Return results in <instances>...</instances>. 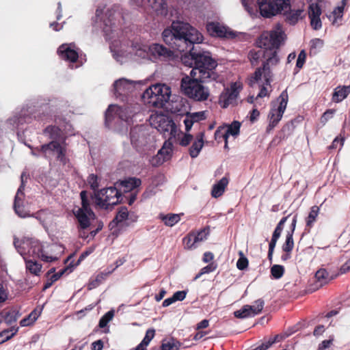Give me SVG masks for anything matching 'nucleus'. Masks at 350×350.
<instances>
[{
  "instance_id": "f257e3e1",
  "label": "nucleus",
  "mask_w": 350,
  "mask_h": 350,
  "mask_svg": "<svg viewBox=\"0 0 350 350\" xmlns=\"http://www.w3.org/2000/svg\"><path fill=\"white\" fill-rule=\"evenodd\" d=\"M162 36L165 43L173 49L189 51L191 58L185 56L182 59L185 65L193 67L190 77L185 76L181 80L180 88L183 94L196 101L206 100L210 92L202 83L216 78L214 69L217 63L207 52H192L193 44L202 42V34L188 23L176 21L170 28L164 29Z\"/></svg>"
},
{
  "instance_id": "f03ea898",
  "label": "nucleus",
  "mask_w": 350,
  "mask_h": 350,
  "mask_svg": "<svg viewBox=\"0 0 350 350\" xmlns=\"http://www.w3.org/2000/svg\"><path fill=\"white\" fill-rule=\"evenodd\" d=\"M105 10L104 6L96 8L93 24L94 27L102 29L113 57L122 64L131 53L128 51V43L121 28L125 21L123 9L114 5L106 11ZM131 50L135 56L152 62L165 61L173 56L170 49L157 43L146 44L135 42L132 43Z\"/></svg>"
},
{
  "instance_id": "7ed1b4c3",
  "label": "nucleus",
  "mask_w": 350,
  "mask_h": 350,
  "mask_svg": "<svg viewBox=\"0 0 350 350\" xmlns=\"http://www.w3.org/2000/svg\"><path fill=\"white\" fill-rule=\"evenodd\" d=\"M242 3L249 13L254 18L258 14L264 18H271L277 15L289 6L288 0H241Z\"/></svg>"
},
{
  "instance_id": "20e7f679",
  "label": "nucleus",
  "mask_w": 350,
  "mask_h": 350,
  "mask_svg": "<svg viewBox=\"0 0 350 350\" xmlns=\"http://www.w3.org/2000/svg\"><path fill=\"white\" fill-rule=\"evenodd\" d=\"M262 66L256 69L254 75L250 79V85L253 86L256 83H259L262 77L267 85H270L273 77V71L280 63V57L276 50L265 51L264 59H262Z\"/></svg>"
},
{
  "instance_id": "39448f33",
  "label": "nucleus",
  "mask_w": 350,
  "mask_h": 350,
  "mask_svg": "<svg viewBox=\"0 0 350 350\" xmlns=\"http://www.w3.org/2000/svg\"><path fill=\"white\" fill-rule=\"evenodd\" d=\"M171 93V89L168 85L157 83L147 88L142 97L146 104L162 108L169 101Z\"/></svg>"
},
{
  "instance_id": "423d86ee",
  "label": "nucleus",
  "mask_w": 350,
  "mask_h": 350,
  "mask_svg": "<svg viewBox=\"0 0 350 350\" xmlns=\"http://www.w3.org/2000/svg\"><path fill=\"white\" fill-rule=\"evenodd\" d=\"M49 135L52 141L47 145H45V150L49 149L51 150L57 159L63 165H66L68 162V159L66 157V148L64 142H61L62 139L61 130L55 126H49L45 129V135Z\"/></svg>"
},
{
  "instance_id": "0eeeda50",
  "label": "nucleus",
  "mask_w": 350,
  "mask_h": 350,
  "mask_svg": "<svg viewBox=\"0 0 350 350\" xmlns=\"http://www.w3.org/2000/svg\"><path fill=\"white\" fill-rule=\"evenodd\" d=\"M284 39V33L282 25L278 23L269 31L263 32L258 38L256 44L263 51L276 50Z\"/></svg>"
},
{
  "instance_id": "6e6552de",
  "label": "nucleus",
  "mask_w": 350,
  "mask_h": 350,
  "mask_svg": "<svg viewBox=\"0 0 350 350\" xmlns=\"http://www.w3.org/2000/svg\"><path fill=\"white\" fill-rule=\"evenodd\" d=\"M121 192L115 187H109L94 193L92 200L96 206L102 209H108L122 200Z\"/></svg>"
},
{
  "instance_id": "1a4fd4ad",
  "label": "nucleus",
  "mask_w": 350,
  "mask_h": 350,
  "mask_svg": "<svg viewBox=\"0 0 350 350\" xmlns=\"http://www.w3.org/2000/svg\"><path fill=\"white\" fill-rule=\"evenodd\" d=\"M14 245L17 252L26 260V256H33L44 260V251L40 243L34 239L23 238L20 240L14 238Z\"/></svg>"
},
{
  "instance_id": "9d476101",
  "label": "nucleus",
  "mask_w": 350,
  "mask_h": 350,
  "mask_svg": "<svg viewBox=\"0 0 350 350\" xmlns=\"http://www.w3.org/2000/svg\"><path fill=\"white\" fill-rule=\"evenodd\" d=\"M150 125L156 129L169 139H173L179 135L180 131L173 120L163 113H153L150 116Z\"/></svg>"
},
{
  "instance_id": "9b49d317",
  "label": "nucleus",
  "mask_w": 350,
  "mask_h": 350,
  "mask_svg": "<svg viewBox=\"0 0 350 350\" xmlns=\"http://www.w3.org/2000/svg\"><path fill=\"white\" fill-rule=\"evenodd\" d=\"M133 113L129 107H122L116 105H110L105 113V124L111 126L113 122H127L132 118Z\"/></svg>"
},
{
  "instance_id": "f8f14e48",
  "label": "nucleus",
  "mask_w": 350,
  "mask_h": 350,
  "mask_svg": "<svg viewBox=\"0 0 350 350\" xmlns=\"http://www.w3.org/2000/svg\"><path fill=\"white\" fill-rule=\"evenodd\" d=\"M130 139L132 146L137 151H141L151 140L148 127L144 125L133 127L130 132Z\"/></svg>"
},
{
  "instance_id": "ddd939ff",
  "label": "nucleus",
  "mask_w": 350,
  "mask_h": 350,
  "mask_svg": "<svg viewBox=\"0 0 350 350\" xmlns=\"http://www.w3.org/2000/svg\"><path fill=\"white\" fill-rule=\"evenodd\" d=\"M142 84L141 81H133L126 78L119 79L113 83L114 95L117 98L124 100L131 93L135 90L137 85Z\"/></svg>"
},
{
  "instance_id": "4468645a",
  "label": "nucleus",
  "mask_w": 350,
  "mask_h": 350,
  "mask_svg": "<svg viewBox=\"0 0 350 350\" xmlns=\"http://www.w3.org/2000/svg\"><path fill=\"white\" fill-rule=\"evenodd\" d=\"M288 94L286 90L282 91L280 96L278 97L277 101L279 103V105L277 107L273 106L269 113V128L270 129L275 127L278 123L282 119L283 114L286 110L287 103H288Z\"/></svg>"
},
{
  "instance_id": "2eb2a0df",
  "label": "nucleus",
  "mask_w": 350,
  "mask_h": 350,
  "mask_svg": "<svg viewBox=\"0 0 350 350\" xmlns=\"http://www.w3.org/2000/svg\"><path fill=\"white\" fill-rule=\"evenodd\" d=\"M242 86L239 83H232L229 88L225 89L220 94L219 104L222 108L237 104V98Z\"/></svg>"
},
{
  "instance_id": "dca6fc26",
  "label": "nucleus",
  "mask_w": 350,
  "mask_h": 350,
  "mask_svg": "<svg viewBox=\"0 0 350 350\" xmlns=\"http://www.w3.org/2000/svg\"><path fill=\"white\" fill-rule=\"evenodd\" d=\"M322 1L321 0H310L309 2L308 14L310 18V23L312 28L314 30H319L322 27L321 15Z\"/></svg>"
},
{
  "instance_id": "f3484780",
  "label": "nucleus",
  "mask_w": 350,
  "mask_h": 350,
  "mask_svg": "<svg viewBox=\"0 0 350 350\" xmlns=\"http://www.w3.org/2000/svg\"><path fill=\"white\" fill-rule=\"evenodd\" d=\"M73 213L79 223V236L86 239L85 230L91 226V222L95 219V214L92 211H82L81 210H74Z\"/></svg>"
},
{
  "instance_id": "a211bd4d",
  "label": "nucleus",
  "mask_w": 350,
  "mask_h": 350,
  "mask_svg": "<svg viewBox=\"0 0 350 350\" xmlns=\"http://www.w3.org/2000/svg\"><path fill=\"white\" fill-rule=\"evenodd\" d=\"M137 219V215L133 212H129L127 208L121 207L116 217L110 222L109 226L113 228L116 225L129 226L131 224L135 222Z\"/></svg>"
},
{
  "instance_id": "6ab92c4d",
  "label": "nucleus",
  "mask_w": 350,
  "mask_h": 350,
  "mask_svg": "<svg viewBox=\"0 0 350 350\" xmlns=\"http://www.w3.org/2000/svg\"><path fill=\"white\" fill-rule=\"evenodd\" d=\"M27 179V176L26 175V172H23L21 176V184L18 189L14 202V211L16 213L21 217H25L27 215V212L23 205V200L24 198L23 190Z\"/></svg>"
},
{
  "instance_id": "aec40b11",
  "label": "nucleus",
  "mask_w": 350,
  "mask_h": 350,
  "mask_svg": "<svg viewBox=\"0 0 350 350\" xmlns=\"http://www.w3.org/2000/svg\"><path fill=\"white\" fill-rule=\"evenodd\" d=\"M59 57L66 61L74 63L79 57V54L76 46L72 44H62L57 50Z\"/></svg>"
},
{
  "instance_id": "412c9836",
  "label": "nucleus",
  "mask_w": 350,
  "mask_h": 350,
  "mask_svg": "<svg viewBox=\"0 0 350 350\" xmlns=\"http://www.w3.org/2000/svg\"><path fill=\"white\" fill-rule=\"evenodd\" d=\"M206 30L208 34L213 37L228 38L231 36V32L219 23L211 22L207 23Z\"/></svg>"
},
{
  "instance_id": "4be33fe9",
  "label": "nucleus",
  "mask_w": 350,
  "mask_h": 350,
  "mask_svg": "<svg viewBox=\"0 0 350 350\" xmlns=\"http://www.w3.org/2000/svg\"><path fill=\"white\" fill-rule=\"evenodd\" d=\"M28 110L22 109L18 115H14L12 118L8 120V124L10 125L11 129H16L20 125L28 122L31 118L29 114H27Z\"/></svg>"
},
{
  "instance_id": "5701e85b",
  "label": "nucleus",
  "mask_w": 350,
  "mask_h": 350,
  "mask_svg": "<svg viewBox=\"0 0 350 350\" xmlns=\"http://www.w3.org/2000/svg\"><path fill=\"white\" fill-rule=\"evenodd\" d=\"M69 269L68 267H66L64 269H61L57 273H55V268L52 267L45 274V278L46 279L45 280V289L49 288L52 286V284L56 282L57 280L60 278V277L68 270Z\"/></svg>"
},
{
  "instance_id": "b1692460",
  "label": "nucleus",
  "mask_w": 350,
  "mask_h": 350,
  "mask_svg": "<svg viewBox=\"0 0 350 350\" xmlns=\"http://www.w3.org/2000/svg\"><path fill=\"white\" fill-rule=\"evenodd\" d=\"M148 6L158 15H165L167 5L165 0H147Z\"/></svg>"
},
{
  "instance_id": "393cba45",
  "label": "nucleus",
  "mask_w": 350,
  "mask_h": 350,
  "mask_svg": "<svg viewBox=\"0 0 350 350\" xmlns=\"http://www.w3.org/2000/svg\"><path fill=\"white\" fill-rule=\"evenodd\" d=\"M315 278L317 281V286L321 287L325 284H327L331 280L335 278V276L329 274L326 269H320L315 273Z\"/></svg>"
},
{
  "instance_id": "a878e982",
  "label": "nucleus",
  "mask_w": 350,
  "mask_h": 350,
  "mask_svg": "<svg viewBox=\"0 0 350 350\" xmlns=\"http://www.w3.org/2000/svg\"><path fill=\"white\" fill-rule=\"evenodd\" d=\"M204 133H199L196 137L195 140L193 141L190 149H189V154L192 158H196L198 156L200 150H202L204 146Z\"/></svg>"
},
{
  "instance_id": "bb28decb",
  "label": "nucleus",
  "mask_w": 350,
  "mask_h": 350,
  "mask_svg": "<svg viewBox=\"0 0 350 350\" xmlns=\"http://www.w3.org/2000/svg\"><path fill=\"white\" fill-rule=\"evenodd\" d=\"M350 93V85L338 86L334 89L332 100L340 103L347 97Z\"/></svg>"
},
{
  "instance_id": "cd10ccee",
  "label": "nucleus",
  "mask_w": 350,
  "mask_h": 350,
  "mask_svg": "<svg viewBox=\"0 0 350 350\" xmlns=\"http://www.w3.org/2000/svg\"><path fill=\"white\" fill-rule=\"evenodd\" d=\"M228 183V179L226 177L222 178L217 183L213 185L211 191L212 196L213 198L221 196L224 193Z\"/></svg>"
},
{
  "instance_id": "c85d7f7f",
  "label": "nucleus",
  "mask_w": 350,
  "mask_h": 350,
  "mask_svg": "<svg viewBox=\"0 0 350 350\" xmlns=\"http://www.w3.org/2000/svg\"><path fill=\"white\" fill-rule=\"evenodd\" d=\"M141 183L139 178L132 177L121 181L120 185L124 188V191L127 192L138 187Z\"/></svg>"
},
{
  "instance_id": "c756f323",
  "label": "nucleus",
  "mask_w": 350,
  "mask_h": 350,
  "mask_svg": "<svg viewBox=\"0 0 350 350\" xmlns=\"http://www.w3.org/2000/svg\"><path fill=\"white\" fill-rule=\"evenodd\" d=\"M303 13L301 9L291 10L286 15V20L289 24L295 25L302 18Z\"/></svg>"
},
{
  "instance_id": "7c9ffc66",
  "label": "nucleus",
  "mask_w": 350,
  "mask_h": 350,
  "mask_svg": "<svg viewBox=\"0 0 350 350\" xmlns=\"http://www.w3.org/2000/svg\"><path fill=\"white\" fill-rule=\"evenodd\" d=\"M172 139H169L165 141L162 146V148L158 151L159 154H161L165 161H168L172 156V142H171Z\"/></svg>"
},
{
  "instance_id": "2f4dec72",
  "label": "nucleus",
  "mask_w": 350,
  "mask_h": 350,
  "mask_svg": "<svg viewBox=\"0 0 350 350\" xmlns=\"http://www.w3.org/2000/svg\"><path fill=\"white\" fill-rule=\"evenodd\" d=\"M160 218L164 222L165 225L172 227L177 224L180 219L179 214H167L165 215H161Z\"/></svg>"
},
{
  "instance_id": "473e14b6",
  "label": "nucleus",
  "mask_w": 350,
  "mask_h": 350,
  "mask_svg": "<svg viewBox=\"0 0 350 350\" xmlns=\"http://www.w3.org/2000/svg\"><path fill=\"white\" fill-rule=\"evenodd\" d=\"M180 347V342L177 340L171 338L163 341L161 350H179Z\"/></svg>"
},
{
  "instance_id": "72a5a7b5",
  "label": "nucleus",
  "mask_w": 350,
  "mask_h": 350,
  "mask_svg": "<svg viewBox=\"0 0 350 350\" xmlns=\"http://www.w3.org/2000/svg\"><path fill=\"white\" fill-rule=\"evenodd\" d=\"M191 234H192L194 242L198 247L201 242L206 240L209 231L207 229H203L199 232H191Z\"/></svg>"
},
{
  "instance_id": "f704fd0d",
  "label": "nucleus",
  "mask_w": 350,
  "mask_h": 350,
  "mask_svg": "<svg viewBox=\"0 0 350 350\" xmlns=\"http://www.w3.org/2000/svg\"><path fill=\"white\" fill-rule=\"evenodd\" d=\"M241 127V124L239 122L234 121L230 125H228L227 127H225V131L227 135V137L232 135L237 136L239 133Z\"/></svg>"
},
{
  "instance_id": "c9c22d12",
  "label": "nucleus",
  "mask_w": 350,
  "mask_h": 350,
  "mask_svg": "<svg viewBox=\"0 0 350 350\" xmlns=\"http://www.w3.org/2000/svg\"><path fill=\"white\" fill-rule=\"evenodd\" d=\"M293 232H287L286 236V241L282 245V250L284 252L291 253L294 247V242L293 238Z\"/></svg>"
},
{
  "instance_id": "e433bc0d",
  "label": "nucleus",
  "mask_w": 350,
  "mask_h": 350,
  "mask_svg": "<svg viewBox=\"0 0 350 350\" xmlns=\"http://www.w3.org/2000/svg\"><path fill=\"white\" fill-rule=\"evenodd\" d=\"M40 314V312H38L36 310H34L27 317L21 321V325L24 327L31 325L38 319Z\"/></svg>"
},
{
  "instance_id": "4c0bfd02",
  "label": "nucleus",
  "mask_w": 350,
  "mask_h": 350,
  "mask_svg": "<svg viewBox=\"0 0 350 350\" xmlns=\"http://www.w3.org/2000/svg\"><path fill=\"white\" fill-rule=\"evenodd\" d=\"M250 305H245L240 310H237L234 312L235 317L239 319H245L252 317V314L250 312Z\"/></svg>"
},
{
  "instance_id": "58836bf2",
  "label": "nucleus",
  "mask_w": 350,
  "mask_h": 350,
  "mask_svg": "<svg viewBox=\"0 0 350 350\" xmlns=\"http://www.w3.org/2000/svg\"><path fill=\"white\" fill-rule=\"evenodd\" d=\"M265 53V51L262 49H260L258 51H251L249 53V58L252 64L255 66L258 64L260 58L263 59Z\"/></svg>"
},
{
  "instance_id": "ea45409f",
  "label": "nucleus",
  "mask_w": 350,
  "mask_h": 350,
  "mask_svg": "<svg viewBox=\"0 0 350 350\" xmlns=\"http://www.w3.org/2000/svg\"><path fill=\"white\" fill-rule=\"evenodd\" d=\"M319 207L317 206H313L310 211L309 213V215L306 219V225L307 226L311 227L314 221H316V219L319 215Z\"/></svg>"
},
{
  "instance_id": "a19ab883",
  "label": "nucleus",
  "mask_w": 350,
  "mask_h": 350,
  "mask_svg": "<svg viewBox=\"0 0 350 350\" xmlns=\"http://www.w3.org/2000/svg\"><path fill=\"white\" fill-rule=\"evenodd\" d=\"M26 260V267L27 269L31 273L35 275H38V273L40 271L42 268V265L38 264L36 261H33L32 260Z\"/></svg>"
},
{
  "instance_id": "79ce46f5",
  "label": "nucleus",
  "mask_w": 350,
  "mask_h": 350,
  "mask_svg": "<svg viewBox=\"0 0 350 350\" xmlns=\"http://www.w3.org/2000/svg\"><path fill=\"white\" fill-rule=\"evenodd\" d=\"M81 199V207L78 208L77 210H81L82 211H92L90 206V202L88 199L87 192L85 191H82L80 193Z\"/></svg>"
},
{
  "instance_id": "37998d69",
  "label": "nucleus",
  "mask_w": 350,
  "mask_h": 350,
  "mask_svg": "<svg viewBox=\"0 0 350 350\" xmlns=\"http://www.w3.org/2000/svg\"><path fill=\"white\" fill-rule=\"evenodd\" d=\"M265 302L262 299H258L254 301L252 306H250V312L252 314V317L259 314L263 309Z\"/></svg>"
},
{
  "instance_id": "c03bdc74",
  "label": "nucleus",
  "mask_w": 350,
  "mask_h": 350,
  "mask_svg": "<svg viewBox=\"0 0 350 350\" xmlns=\"http://www.w3.org/2000/svg\"><path fill=\"white\" fill-rule=\"evenodd\" d=\"M114 317V310H111L103 315L99 321V327L103 328L106 327L109 321L112 320Z\"/></svg>"
},
{
  "instance_id": "a18cd8bd",
  "label": "nucleus",
  "mask_w": 350,
  "mask_h": 350,
  "mask_svg": "<svg viewBox=\"0 0 350 350\" xmlns=\"http://www.w3.org/2000/svg\"><path fill=\"white\" fill-rule=\"evenodd\" d=\"M284 273V268L282 265H274L271 268V273L273 278L280 279Z\"/></svg>"
},
{
  "instance_id": "49530a36",
  "label": "nucleus",
  "mask_w": 350,
  "mask_h": 350,
  "mask_svg": "<svg viewBox=\"0 0 350 350\" xmlns=\"http://www.w3.org/2000/svg\"><path fill=\"white\" fill-rule=\"evenodd\" d=\"M116 270V267H113L112 265L108 267L105 271L98 273L96 277V282H102L104 281L108 275L112 273Z\"/></svg>"
},
{
  "instance_id": "de8ad7c7",
  "label": "nucleus",
  "mask_w": 350,
  "mask_h": 350,
  "mask_svg": "<svg viewBox=\"0 0 350 350\" xmlns=\"http://www.w3.org/2000/svg\"><path fill=\"white\" fill-rule=\"evenodd\" d=\"M215 138L216 140L219 141L221 139H224L225 140V148H228V137L225 131V127H219L215 133Z\"/></svg>"
},
{
  "instance_id": "09e8293b",
  "label": "nucleus",
  "mask_w": 350,
  "mask_h": 350,
  "mask_svg": "<svg viewBox=\"0 0 350 350\" xmlns=\"http://www.w3.org/2000/svg\"><path fill=\"white\" fill-rule=\"evenodd\" d=\"M342 4L340 6H338L334 8L332 12V14L334 17L333 21V23L335 24L337 23V20L340 19L342 17L343 12H344V6L345 5V0H342Z\"/></svg>"
},
{
  "instance_id": "8fccbe9b",
  "label": "nucleus",
  "mask_w": 350,
  "mask_h": 350,
  "mask_svg": "<svg viewBox=\"0 0 350 350\" xmlns=\"http://www.w3.org/2000/svg\"><path fill=\"white\" fill-rule=\"evenodd\" d=\"M239 258L237 262V267L239 270H244L248 266V260L244 256L242 251L239 252Z\"/></svg>"
},
{
  "instance_id": "3c124183",
  "label": "nucleus",
  "mask_w": 350,
  "mask_h": 350,
  "mask_svg": "<svg viewBox=\"0 0 350 350\" xmlns=\"http://www.w3.org/2000/svg\"><path fill=\"white\" fill-rule=\"evenodd\" d=\"M183 243L185 244V247L188 250H193L197 247V245L194 242V239L191 233H189L183 239Z\"/></svg>"
},
{
  "instance_id": "603ef678",
  "label": "nucleus",
  "mask_w": 350,
  "mask_h": 350,
  "mask_svg": "<svg viewBox=\"0 0 350 350\" xmlns=\"http://www.w3.org/2000/svg\"><path fill=\"white\" fill-rule=\"evenodd\" d=\"M288 217H289V215L284 217L279 221V223L278 224L276 228H275V230L273 231V236L280 238L281 233L282 232V230H283V226Z\"/></svg>"
},
{
  "instance_id": "864d4df0",
  "label": "nucleus",
  "mask_w": 350,
  "mask_h": 350,
  "mask_svg": "<svg viewBox=\"0 0 350 350\" xmlns=\"http://www.w3.org/2000/svg\"><path fill=\"white\" fill-rule=\"evenodd\" d=\"M88 182L94 193L98 190L99 184L98 182V177L94 174H90L88 178Z\"/></svg>"
},
{
  "instance_id": "5fc2aeb1",
  "label": "nucleus",
  "mask_w": 350,
  "mask_h": 350,
  "mask_svg": "<svg viewBox=\"0 0 350 350\" xmlns=\"http://www.w3.org/2000/svg\"><path fill=\"white\" fill-rule=\"evenodd\" d=\"M17 332V329L15 330L14 332H12V334H10V331L8 329L3 330V332H0V345L3 342L8 340L10 338H11Z\"/></svg>"
},
{
  "instance_id": "6e6d98bb",
  "label": "nucleus",
  "mask_w": 350,
  "mask_h": 350,
  "mask_svg": "<svg viewBox=\"0 0 350 350\" xmlns=\"http://www.w3.org/2000/svg\"><path fill=\"white\" fill-rule=\"evenodd\" d=\"M4 320L7 324H12L16 322V313L15 310H10L7 312L3 316Z\"/></svg>"
},
{
  "instance_id": "4d7b16f0",
  "label": "nucleus",
  "mask_w": 350,
  "mask_h": 350,
  "mask_svg": "<svg viewBox=\"0 0 350 350\" xmlns=\"http://www.w3.org/2000/svg\"><path fill=\"white\" fill-rule=\"evenodd\" d=\"M164 162H165V159L159 152L150 160V163L152 166H159Z\"/></svg>"
},
{
  "instance_id": "13d9d810",
  "label": "nucleus",
  "mask_w": 350,
  "mask_h": 350,
  "mask_svg": "<svg viewBox=\"0 0 350 350\" xmlns=\"http://www.w3.org/2000/svg\"><path fill=\"white\" fill-rule=\"evenodd\" d=\"M155 334V330L154 329H149L146 331L145 337L142 340L143 345L148 346L151 341V340L154 338Z\"/></svg>"
},
{
  "instance_id": "bf43d9fd",
  "label": "nucleus",
  "mask_w": 350,
  "mask_h": 350,
  "mask_svg": "<svg viewBox=\"0 0 350 350\" xmlns=\"http://www.w3.org/2000/svg\"><path fill=\"white\" fill-rule=\"evenodd\" d=\"M188 116L191 119L193 123L198 122L201 120H204L205 118L204 112H196V113H187Z\"/></svg>"
},
{
  "instance_id": "052dcab7",
  "label": "nucleus",
  "mask_w": 350,
  "mask_h": 350,
  "mask_svg": "<svg viewBox=\"0 0 350 350\" xmlns=\"http://www.w3.org/2000/svg\"><path fill=\"white\" fill-rule=\"evenodd\" d=\"M334 113V109H327V111H325L321 118V122L323 124H325L329 119H331L333 117Z\"/></svg>"
},
{
  "instance_id": "680f3d73",
  "label": "nucleus",
  "mask_w": 350,
  "mask_h": 350,
  "mask_svg": "<svg viewBox=\"0 0 350 350\" xmlns=\"http://www.w3.org/2000/svg\"><path fill=\"white\" fill-rule=\"evenodd\" d=\"M306 52L302 50L297 57L296 66L299 68H301L304 64V62L306 61Z\"/></svg>"
},
{
  "instance_id": "e2e57ef3",
  "label": "nucleus",
  "mask_w": 350,
  "mask_h": 350,
  "mask_svg": "<svg viewBox=\"0 0 350 350\" xmlns=\"http://www.w3.org/2000/svg\"><path fill=\"white\" fill-rule=\"evenodd\" d=\"M8 297L7 290L4 288L3 285L0 283V304L5 302Z\"/></svg>"
},
{
  "instance_id": "0e129e2a",
  "label": "nucleus",
  "mask_w": 350,
  "mask_h": 350,
  "mask_svg": "<svg viewBox=\"0 0 350 350\" xmlns=\"http://www.w3.org/2000/svg\"><path fill=\"white\" fill-rule=\"evenodd\" d=\"M193 139V136L190 134H185L181 138L179 144L183 146H187L189 145Z\"/></svg>"
},
{
  "instance_id": "69168bd1",
  "label": "nucleus",
  "mask_w": 350,
  "mask_h": 350,
  "mask_svg": "<svg viewBox=\"0 0 350 350\" xmlns=\"http://www.w3.org/2000/svg\"><path fill=\"white\" fill-rule=\"evenodd\" d=\"M187 293L185 291H176L172 295L175 301H183L186 297Z\"/></svg>"
},
{
  "instance_id": "338daca9",
  "label": "nucleus",
  "mask_w": 350,
  "mask_h": 350,
  "mask_svg": "<svg viewBox=\"0 0 350 350\" xmlns=\"http://www.w3.org/2000/svg\"><path fill=\"white\" fill-rule=\"evenodd\" d=\"M217 266L213 263H211L207 266L201 269V274L209 273L214 271L216 269Z\"/></svg>"
},
{
  "instance_id": "774afa93",
  "label": "nucleus",
  "mask_w": 350,
  "mask_h": 350,
  "mask_svg": "<svg viewBox=\"0 0 350 350\" xmlns=\"http://www.w3.org/2000/svg\"><path fill=\"white\" fill-rule=\"evenodd\" d=\"M333 339L325 340L319 345L318 350H325L332 344Z\"/></svg>"
}]
</instances>
